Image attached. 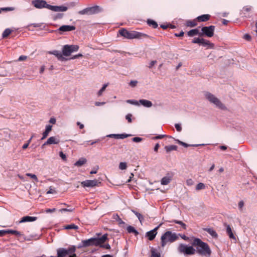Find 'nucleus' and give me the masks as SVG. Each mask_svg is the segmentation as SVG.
<instances>
[{
    "label": "nucleus",
    "instance_id": "7c9ffc66",
    "mask_svg": "<svg viewBox=\"0 0 257 257\" xmlns=\"http://www.w3.org/2000/svg\"><path fill=\"white\" fill-rule=\"evenodd\" d=\"M151 257H161L160 253L157 251L156 249L153 247L151 248Z\"/></svg>",
    "mask_w": 257,
    "mask_h": 257
},
{
    "label": "nucleus",
    "instance_id": "4be33fe9",
    "mask_svg": "<svg viewBox=\"0 0 257 257\" xmlns=\"http://www.w3.org/2000/svg\"><path fill=\"white\" fill-rule=\"evenodd\" d=\"M68 255V252L66 249L64 248H60L57 249V257H65Z\"/></svg>",
    "mask_w": 257,
    "mask_h": 257
},
{
    "label": "nucleus",
    "instance_id": "774afa93",
    "mask_svg": "<svg viewBox=\"0 0 257 257\" xmlns=\"http://www.w3.org/2000/svg\"><path fill=\"white\" fill-rule=\"evenodd\" d=\"M98 169V166H97L95 169L94 168L92 171H90V173L91 174H96L97 172Z\"/></svg>",
    "mask_w": 257,
    "mask_h": 257
},
{
    "label": "nucleus",
    "instance_id": "6e6d98bb",
    "mask_svg": "<svg viewBox=\"0 0 257 257\" xmlns=\"http://www.w3.org/2000/svg\"><path fill=\"white\" fill-rule=\"evenodd\" d=\"M251 10V7L246 6L243 8L242 9V12H248Z\"/></svg>",
    "mask_w": 257,
    "mask_h": 257
},
{
    "label": "nucleus",
    "instance_id": "473e14b6",
    "mask_svg": "<svg viewBox=\"0 0 257 257\" xmlns=\"http://www.w3.org/2000/svg\"><path fill=\"white\" fill-rule=\"evenodd\" d=\"M108 84H109L108 83H107L104 84L102 86V88L97 92V96L100 97V96H102L103 92L105 91L106 88L108 86Z\"/></svg>",
    "mask_w": 257,
    "mask_h": 257
},
{
    "label": "nucleus",
    "instance_id": "6ab92c4d",
    "mask_svg": "<svg viewBox=\"0 0 257 257\" xmlns=\"http://www.w3.org/2000/svg\"><path fill=\"white\" fill-rule=\"evenodd\" d=\"M49 53L55 55L59 60L63 61L65 60V58L63 56V54L59 51L54 50L49 52Z\"/></svg>",
    "mask_w": 257,
    "mask_h": 257
},
{
    "label": "nucleus",
    "instance_id": "680f3d73",
    "mask_svg": "<svg viewBox=\"0 0 257 257\" xmlns=\"http://www.w3.org/2000/svg\"><path fill=\"white\" fill-rule=\"evenodd\" d=\"M101 247H103L107 249H109L110 248V246L109 244H102L100 245Z\"/></svg>",
    "mask_w": 257,
    "mask_h": 257
},
{
    "label": "nucleus",
    "instance_id": "052dcab7",
    "mask_svg": "<svg viewBox=\"0 0 257 257\" xmlns=\"http://www.w3.org/2000/svg\"><path fill=\"white\" fill-rule=\"evenodd\" d=\"M49 133V132L45 131V132H43V136L41 138V140L45 139L48 136Z\"/></svg>",
    "mask_w": 257,
    "mask_h": 257
},
{
    "label": "nucleus",
    "instance_id": "2eb2a0df",
    "mask_svg": "<svg viewBox=\"0 0 257 257\" xmlns=\"http://www.w3.org/2000/svg\"><path fill=\"white\" fill-rule=\"evenodd\" d=\"M59 142H60V140L59 139L55 137H51L42 145V147H43L45 145H48L58 144L59 143Z\"/></svg>",
    "mask_w": 257,
    "mask_h": 257
},
{
    "label": "nucleus",
    "instance_id": "20e7f679",
    "mask_svg": "<svg viewBox=\"0 0 257 257\" xmlns=\"http://www.w3.org/2000/svg\"><path fill=\"white\" fill-rule=\"evenodd\" d=\"M204 96L205 98L209 101L210 103L213 104L217 108L222 110L226 109L225 106L214 94L209 92H206L205 93Z\"/></svg>",
    "mask_w": 257,
    "mask_h": 257
},
{
    "label": "nucleus",
    "instance_id": "c756f323",
    "mask_svg": "<svg viewBox=\"0 0 257 257\" xmlns=\"http://www.w3.org/2000/svg\"><path fill=\"white\" fill-rule=\"evenodd\" d=\"M126 230L128 233H133L135 235L139 234V232L132 226L129 225L126 227Z\"/></svg>",
    "mask_w": 257,
    "mask_h": 257
},
{
    "label": "nucleus",
    "instance_id": "e2e57ef3",
    "mask_svg": "<svg viewBox=\"0 0 257 257\" xmlns=\"http://www.w3.org/2000/svg\"><path fill=\"white\" fill-rule=\"evenodd\" d=\"M105 104V102H99V101H96L95 102V105L97 106H99L101 105H103Z\"/></svg>",
    "mask_w": 257,
    "mask_h": 257
},
{
    "label": "nucleus",
    "instance_id": "49530a36",
    "mask_svg": "<svg viewBox=\"0 0 257 257\" xmlns=\"http://www.w3.org/2000/svg\"><path fill=\"white\" fill-rule=\"evenodd\" d=\"M127 165L125 162H120L119 164V169L123 170L126 168Z\"/></svg>",
    "mask_w": 257,
    "mask_h": 257
},
{
    "label": "nucleus",
    "instance_id": "7ed1b4c3",
    "mask_svg": "<svg viewBox=\"0 0 257 257\" xmlns=\"http://www.w3.org/2000/svg\"><path fill=\"white\" fill-rule=\"evenodd\" d=\"M178 239V234L170 231H167L161 237V245L162 247H164L168 242H173Z\"/></svg>",
    "mask_w": 257,
    "mask_h": 257
},
{
    "label": "nucleus",
    "instance_id": "c85d7f7f",
    "mask_svg": "<svg viewBox=\"0 0 257 257\" xmlns=\"http://www.w3.org/2000/svg\"><path fill=\"white\" fill-rule=\"evenodd\" d=\"M204 230L207 231L213 237L216 238L217 237V234L213 229L210 228H206L204 229Z\"/></svg>",
    "mask_w": 257,
    "mask_h": 257
},
{
    "label": "nucleus",
    "instance_id": "f03ea898",
    "mask_svg": "<svg viewBox=\"0 0 257 257\" xmlns=\"http://www.w3.org/2000/svg\"><path fill=\"white\" fill-rule=\"evenodd\" d=\"M119 33L121 36L128 39H142L149 37V36L147 34L135 31H128L125 29L120 30Z\"/></svg>",
    "mask_w": 257,
    "mask_h": 257
},
{
    "label": "nucleus",
    "instance_id": "72a5a7b5",
    "mask_svg": "<svg viewBox=\"0 0 257 257\" xmlns=\"http://www.w3.org/2000/svg\"><path fill=\"white\" fill-rule=\"evenodd\" d=\"M199 33V31L198 29H192L188 32L187 34L189 37H193L196 35H197Z\"/></svg>",
    "mask_w": 257,
    "mask_h": 257
},
{
    "label": "nucleus",
    "instance_id": "58836bf2",
    "mask_svg": "<svg viewBox=\"0 0 257 257\" xmlns=\"http://www.w3.org/2000/svg\"><path fill=\"white\" fill-rule=\"evenodd\" d=\"M64 17V14L62 13H57L53 16V19L54 21L57 20L61 19Z\"/></svg>",
    "mask_w": 257,
    "mask_h": 257
},
{
    "label": "nucleus",
    "instance_id": "412c9836",
    "mask_svg": "<svg viewBox=\"0 0 257 257\" xmlns=\"http://www.w3.org/2000/svg\"><path fill=\"white\" fill-rule=\"evenodd\" d=\"M112 218L118 222V224L120 227H124L125 223L119 217L117 214L112 215Z\"/></svg>",
    "mask_w": 257,
    "mask_h": 257
},
{
    "label": "nucleus",
    "instance_id": "393cba45",
    "mask_svg": "<svg viewBox=\"0 0 257 257\" xmlns=\"http://www.w3.org/2000/svg\"><path fill=\"white\" fill-rule=\"evenodd\" d=\"M225 226H226V232H227V234L228 235L229 237L230 238L235 239V237L232 231V229H231V228L230 226V225L225 224Z\"/></svg>",
    "mask_w": 257,
    "mask_h": 257
},
{
    "label": "nucleus",
    "instance_id": "ea45409f",
    "mask_svg": "<svg viewBox=\"0 0 257 257\" xmlns=\"http://www.w3.org/2000/svg\"><path fill=\"white\" fill-rule=\"evenodd\" d=\"M12 32V30L10 29H6L3 33L2 36L3 38L7 37Z\"/></svg>",
    "mask_w": 257,
    "mask_h": 257
},
{
    "label": "nucleus",
    "instance_id": "4468645a",
    "mask_svg": "<svg viewBox=\"0 0 257 257\" xmlns=\"http://www.w3.org/2000/svg\"><path fill=\"white\" fill-rule=\"evenodd\" d=\"M131 136H132V135L126 134H109L106 136L107 137L110 138H114L115 139H124Z\"/></svg>",
    "mask_w": 257,
    "mask_h": 257
},
{
    "label": "nucleus",
    "instance_id": "dca6fc26",
    "mask_svg": "<svg viewBox=\"0 0 257 257\" xmlns=\"http://www.w3.org/2000/svg\"><path fill=\"white\" fill-rule=\"evenodd\" d=\"M76 29L74 26L70 25H63L61 26L58 30V31L61 32H69L75 30Z\"/></svg>",
    "mask_w": 257,
    "mask_h": 257
},
{
    "label": "nucleus",
    "instance_id": "09e8293b",
    "mask_svg": "<svg viewBox=\"0 0 257 257\" xmlns=\"http://www.w3.org/2000/svg\"><path fill=\"white\" fill-rule=\"evenodd\" d=\"M138 82L137 80H131L129 83V85L132 87H135L137 86Z\"/></svg>",
    "mask_w": 257,
    "mask_h": 257
},
{
    "label": "nucleus",
    "instance_id": "338daca9",
    "mask_svg": "<svg viewBox=\"0 0 257 257\" xmlns=\"http://www.w3.org/2000/svg\"><path fill=\"white\" fill-rule=\"evenodd\" d=\"M238 208L239 209H241L244 205V202L242 200H241L238 203Z\"/></svg>",
    "mask_w": 257,
    "mask_h": 257
},
{
    "label": "nucleus",
    "instance_id": "ddd939ff",
    "mask_svg": "<svg viewBox=\"0 0 257 257\" xmlns=\"http://www.w3.org/2000/svg\"><path fill=\"white\" fill-rule=\"evenodd\" d=\"M162 223H160L157 227H156L154 229H153L146 233V236H147L148 237V239L150 240H152L155 238L156 234L157 233V230L162 225Z\"/></svg>",
    "mask_w": 257,
    "mask_h": 257
},
{
    "label": "nucleus",
    "instance_id": "a18cd8bd",
    "mask_svg": "<svg viewBox=\"0 0 257 257\" xmlns=\"http://www.w3.org/2000/svg\"><path fill=\"white\" fill-rule=\"evenodd\" d=\"M126 101L127 103L133 104V105H139V102L138 101L134 100V99H128V100H127Z\"/></svg>",
    "mask_w": 257,
    "mask_h": 257
},
{
    "label": "nucleus",
    "instance_id": "79ce46f5",
    "mask_svg": "<svg viewBox=\"0 0 257 257\" xmlns=\"http://www.w3.org/2000/svg\"><path fill=\"white\" fill-rule=\"evenodd\" d=\"M186 25L188 27H194L197 25V23L195 21H188L186 22Z\"/></svg>",
    "mask_w": 257,
    "mask_h": 257
},
{
    "label": "nucleus",
    "instance_id": "603ef678",
    "mask_svg": "<svg viewBox=\"0 0 257 257\" xmlns=\"http://www.w3.org/2000/svg\"><path fill=\"white\" fill-rule=\"evenodd\" d=\"M143 140V138L140 137H135L132 139V141L134 142L139 143L141 142Z\"/></svg>",
    "mask_w": 257,
    "mask_h": 257
},
{
    "label": "nucleus",
    "instance_id": "69168bd1",
    "mask_svg": "<svg viewBox=\"0 0 257 257\" xmlns=\"http://www.w3.org/2000/svg\"><path fill=\"white\" fill-rule=\"evenodd\" d=\"M7 230H0V237L3 236L7 233Z\"/></svg>",
    "mask_w": 257,
    "mask_h": 257
},
{
    "label": "nucleus",
    "instance_id": "f257e3e1",
    "mask_svg": "<svg viewBox=\"0 0 257 257\" xmlns=\"http://www.w3.org/2000/svg\"><path fill=\"white\" fill-rule=\"evenodd\" d=\"M192 246L196 247V252L205 257H210L212 251L208 244L198 238H195L192 242Z\"/></svg>",
    "mask_w": 257,
    "mask_h": 257
},
{
    "label": "nucleus",
    "instance_id": "9b49d317",
    "mask_svg": "<svg viewBox=\"0 0 257 257\" xmlns=\"http://www.w3.org/2000/svg\"><path fill=\"white\" fill-rule=\"evenodd\" d=\"M98 183H100V182H98L96 179L87 180L82 181L81 182V185L84 187H93L97 186Z\"/></svg>",
    "mask_w": 257,
    "mask_h": 257
},
{
    "label": "nucleus",
    "instance_id": "f8f14e48",
    "mask_svg": "<svg viewBox=\"0 0 257 257\" xmlns=\"http://www.w3.org/2000/svg\"><path fill=\"white\" fill-rule=\"evenodd\" d=\"M68 7L64 6H52L50 5L49 10L54 12H64L68 10Z\"/></svg>",
    "mask_w": 257,
    "mask_h": 257
},
{
    "label": "nucleus",
    "instance_id": "3c124183",
    "mask_svg": "<svg viewBox=\"0 0 257 257\" xmlns=\"http://www.w3.org/2000/svg\"><path fill=\"white\" fill-rule=\"evenodd\" d=\"M132 114L131 113H128L125 116V118L129 123H131L132 122Z\"/></svg>",
    "mask_w": 257,
    "mask_h": 257
},
{
    "label": "nucleus",
    "instance_id": "de8ad7c7",
    "mask_svg": "<svg viewBox=\"0 0 257 257\" xmlns=\"http://www.w3.org/2000/svg\"><path fill=\"white\" fill-rule=\"evenodd\" d=\"M27 176L30 177L31 178L35 180L36 182H38V179L37 177V176L35 174H31V173H27L26 174Z\"/></svg>",
    "mask_w": 257,
    "mask_h": 257
},
{
    "label": "nucleus",
    "instance_id": "f704fd0d",
    "mask_svg": "<svg viewBox=\"0 0 257 257\" xmlns=\"http://www.w3.org/2000/svg\"><path fill=\"white\" fill-rule=\"evenodd\" d=\"M177 148V147L175 145L167 146L165 147V149L167 153L173 150H176Z\"/></svg>",
    "mask_w": 257,
    "mask_h": 257
},
{
    "label": "nucleus",
    "instance_id": "a19ab883",
    "mask_svg": "<svg viewBox=\"0 0 257 257\" xmlns=\"http://www.w3.org/2000/svg\"><path fill=\"white\" fill-rule=\"evenodd\" d=\"M172 222L180 225L183 229H186V225L184 223H183L182 221L177 220H173Z\"/></svg>",
    "mask_w": 257,
    "mask_h": 257
},
{
    "label": "nucleus",
    "instance_id": "5fc2aeb1",
    "mask_svg": "<svg viewBox=\"0 0 257 257\" xmlns=\"http://www.w3.org/2000/svg\"><path fill=\"white\" fill-rule=\"evenodd\" d=\"M175 127L177 130V132H180L182 131V127L181 126V124L179 123H175Z\"/></svg>",
    "mask_w": 257,
    "mask_h": 257
},
{
    "label": "nucleus",
    "instance_id": "c03bdc74",
    "mask_svg": "<svg viewBox=\"0 0 257 257\" xmlns=\"http://www.w3.org/2000/svg\"><path fill=\"white\" fill-rule=\"evenodd\" d=\"M76 250V247L75 246H72L68 249H66V251L68 252V254H72L74 253Z\"/></svg>",
    "mask_w": 257,
    "mask_h": 257
},
{
    "label": "nucleus",
    "instance_id": "13d9d810",
    "mask_svg": "<svg viewBox=\"0 0 257 257\" xmlns=\"http://www.w3.org/2000/svg\"><path fill=\"white\" fill-rule=\"evenodd\" d=\"M243 38L248 41L251 40V36L248 34H245L243 36Z\"/></svg>",
    "mask_w": 257,
    "mask_h": 257
},
{
    "label": "nucleus",
    "instance_id": "aec40b11",
    "mask_svg": "<svg viewBox=\"0 0 257 257\" xmlns=\"http://www.w3.org/2000/svg\"><path fill=\"white\" fill-rule=\"evenodd\" d=\"M172 175L168 174L167 176L162 178L161 180V184L163 185H168L172 180Z\"/></svg>",
    "mask_w": 257,
    "mask_h": 257
},
{
    "label": "nucleus",
    "instance_id": "b1692460",
    "mask_svg": "<svg viewBox=\"0 0 257 257\" xmlns=\"http://www.w3.org/2000/svg\"><path fill=\"white\" fill-rule=\"evenodd\" d=\"M210 17V16L208 14L202 15L197 17L196 20L199 22H206L207 21Z\"/></svg>",
    "mask_w": 257,
    "mask_h": 257
},
{
    "label": "nucleus",
    "instance_id": "2f4dec72",
    "mask_svg": "<svg viewBox=\"0 0 257 257\" xmlns=\"http://www.w3.org/2000/svg\"><path fill=\"white\" fill-rule=\"evenodd\" d=\"M63 228L65 229H78V226L73 223H72V224H69V225H65L63 226Z\"/></svg>",
    "mask_w": 257,
    "mask_h": 257
},
{
    "label": "nucleus",
    "instance_id": "a211bd4d",
    "mask_svg": "<svg viewBox=\"0 0 257 257\" xmlns=\"http://www.w3.org/2000/svg\"><path fill=\"white\" fill-rule=\"evenodd\" d=\"M37 219V217L35 216H26L22 217L19 221V223L26 222H33L35 221Z\"/></svg>",
    "mask_w": 257,
    "mask_h": 257
},
{
    "label": "nucleus",
    "instance_id": "cd10ccee",
    "mask_svg": "<svg viewBox=\"0 0 257 257\" xmlns=\"http://www.w3.org/2000/svg\"><path fill=\"white\" fill-rule=\"evenodd\" d=\"M7 233L15 234L17 237H20L24 235L21 232L12 229H7Z\"/></svg>",
    "mask_w": 257,
    "mask_h": 257
},
{
    "label": "nucleus",
    "instance_id": "423d86ee",
    "mask_svg": "<svg viewBox=\"0 0 257 257\" xmlns=\"http://www.w3.org/2000/svg\"><path fill=\"white\" fill-rule=\"evenodd\" d=\"M103 11L102 8L98 6L86 8L79 12L80 15H93L98 14Z\"/></svg>",
    "mask_w": 257,
    "mask_h": 257
},
{
    "label": "nucleus",
    "instance_id": "e433bc0d",
    "mask_svg": "<svg viewBox=\"0 0 257 257\" xmlns=\"http://www.w3.org/2000/svg\"><path fill=\"white\" fill-rule=\"evenodd\" d=\"M132 212L136 215L141 223L144 221V218L141 214L134 210H132Z\"/></svg>",
    "mask_w": 257,
    "mask_h": 257
},
{
    "label": "nucleus",
    "instance_id": "4c0bfd02",
    "mask_svg": "<svg viewBox=\"0 0 257 257\" xmlns=\"http://www.w3.org/2000/svg\"><path fill=\"white\" fill-rule=\"evenodd\" d=\"M179 143L182 146H184V147H188L189 146H193V147H197V146H203L204 145V144H201V145H199V144H195V145H189V144H187L185 143H184L183 142H181V141H178Z\"/></svg>",
    "mask_w": 257,
    "mask_h": 257
},
{
    "label": "nucleus",
    "instance_id": "37998d69",
    "mask_svg": "<svg viewBox=\"0 0 257 257\" xmlns=\"http://www.w3.org/2000/svg\"><path fill=\"white\" fill-rule=\"evenodd\" d=\"M205 185L203 183H199L196 187V190H200L205 189Z\"/></svg>",
    "mask_w": 257,
    "mask_h": 257
},
{
    "label": "nucleus",
    "instance_id": "0e129e2a",
    "mask_svg": "<svg viewBox=\"0 0 257 257\" xmlns=\"http://www.w3.org/2000/svg\"><path fill=\"white\" fill-rule=\"evenodd\" d=\"M52 126L51 125H50V124L47 125L46 126L45 131L49 133L52 130Z\"/></svg>",
    "mask_w": 257,
    "mask_h": 257
},
{
    "label": "nucleus",
    "instance_id": "a878e982",
    "mask_svg": "<svg viewBox=\"0 0 257 257\" xmlns=\"http://www.w3.org/2000/svg\"><path fill=\"white\" fill-rule=\"evenodd\" d=\"M87 160L85 158H81L80 159H79V160H78L75 163L74 165L75 166L80 167L83 166L84 164H85Z\"/></svg>",
    "mask_w": 257,
    "mask_h": 257
},
{
    "label": "nucleus",
    "instance_id": "c9c22d12",
    "mask_svg": "<svg viewBox=\"0 0 257 257\" xmlns=\"http://www.w3.org/2000/svg\"><path fill=\"white\" fill-rule=\"evenodd\" d=\"M147 23L150 26H152L153 28H157L158 26L157 23L151 19H148L147 21Z\"/></svg>",
    "mask_w": 257,
    "mask_h": 257
},
{
    "label": "nucleus",
    "instance_id": "39448f33",
    "mask_svg": "<svg viewBox=\"0 0 257 257\" xmlns=\"http://www.w3.org/2000/svg\"><path fill=\"white\" fill-rule=\"evenodd\" d=\"M177 250L180 254L184 255H191L196 253V249L193 246H190L185 243H180L177 247Z\"/></svg>",
    "mask_w": 257,
    "mask_h": 257
},
{
    "label": "nucleus",
    "instance_id": "bb28decb",
    "mask_svg": "<svg viewBox=\"0 0 257 257\" xmlns=\"http://www.w3.org/2000/svg\"><path fill=\"white\" fill-rule=\"evenodd\" d=\"M200 45L203 46V47L211 48L213 47V44L208 40L202 39V41H201L200 44Z\"/></svg>",
    "mask_w": 257,
    "mask_h": 257
},
{
    "label": "nucleus",
    "instance_id": "5701e85b",
    "mask_svg": "<svg viewBox=\"0 0 257 257\" xmlns=\"http://www.w3.org/2000/svg\"><path fill=\"white\" fill-rule=\"evenodd\" d=\"M139 103L146 107H150L152 106V102L146 99H141L139 100Z\"/></svg>",
    "mask_w": 257,
    "mask_h": 257
},
{
    "label": "nucleus",
    "instance_id": "4d7b16f0",
    "mask_svg": "<svg viewBox=\"0 0 257 257\" xmlns=\"http://www.w3.org/2000/svg\"><path fill=\"white\" fill-rule=\"evenodd\" d=\"M73 209H67V208H62L59 210V211L61 213L63 212H72L73 211Z\"/></svg>",
    "mask_w": 257,
    "mask_h": 257
},
{
    "label": "nucleus",
    "instance_id": "864d4df0",
    "mask_svg": "<svg viewBox=\"0 0 257 257\" xmlns=\"http://www.w3.org/2000/svg\"><path fill=\"white\" fill-rule=\"evenodd\" d=\"M186 184L189 186H192L194 184V181L192 179H188L186 180Z\"/></svg>",
    "mask_w": 257,
    "mask_h": 257
},
{
    "label": "nucleus",
    "instance_id": "f3484780",
    "mask_svg": "<svg viewBox=\"0 0 257 257\" xmlns=\"http://www.w3.org/2000/svg\"><path fill=\"white\" fill-rule=\"evenodd\" d=\"M82 245H79L78 246V248H81L82 247H87V246L94 245L93 237L90 238L88 239L82 240Z\"/></svg>",
    "mask_w": 257,
    "mask_h": 257
},
{
    "label": "nucleus",
    "instance_id": "bf43d9fd",
    "mask_svg": "<svg viewBox=\"0 0 257 257\" xmlns=\"http://www.w3.org/2000/svg\"><path fill=\"white\" fill-rule=\"evenodd\" d=\"M59 156L63 160H66V156L62 152L59 153Z\"/></svg>",
    "mask_w": 257,
    "mask_h": 257
},
{
    "label": "nucleus",
    "instance_id": "6e6552de",
    "mask_svg": "<svg viewBox=\"0 0 257 257\" xmlns=\"http://www.w3.org/2000/svg\"><path fill=\"white\" fill-rule=\"evenodd\" d=\"M32 4L35 8L39 9L46 8L49 10L50 5L48 4L45 0H33L32 2Z\"/></svg>",
    "mask_w": 257,
    "mask_h": 257
},
{
    "label": "nucleus",
    "instance_id": "8fccbe9b",
    "mask_svg": "<svg viewBox=\"0 0 257 257\" xmlns=\"http://www.w3.org/2000/svg\"><path fill=\"white\" fill-rule=\"evenodd\" d=\"M203 38H195L192 41V43L195 44H199L200 45L201 41H202Z\"/></svg>",
    "mask_w": 257,
    "mask_h": 257
},
{
    "label": "nucleus",
    "instance_id": "0eeeda50",
    "mask_svg": "<svg viewBox=\"0 0 257 257\" xmlns=\"http://www.w3.org/2000/svg\"><path fill=\"white\" fill-rule=\"evenodd\" d=\"M79 46L77 45H65L62 50V54L65 56H69L72 53L77 52Z\"/></svg>",
    "mask_w": 257,
    "mask_h": 257
},
{
    "label": "nucleus",
    "instance_id": "1a4fd4ad",
    "mask_svg": "<svg viewBox=\"0 0 257 257\" xmlns=\"http://www.w3.org/2000/svg\"><path fill=\"white\" fill-rule=\"evenodd\" d=\"M215 30V26H210L208 27H203L201 29V31L202 34H200V35H205V36L208 37H211L214 35V32Z\"/></svg>",
    "mask_w": 257,
    "mask_h": 257
},
{
    "label": "nucleus",
    "instance_id": "9d476101",
    "mask_svg": "<svg viewBox=\"0 0 257 257\" xmlns=\"http://www.w3.org/2000/svg\"><path fill=\"white\" fill-rule=\"evenodd\" d=\"M107 235V234L105 233L100 237H93L94 245L100 246L108 239Z\"/></svg>",
    "mask_w": 257,
    "mask_h": 257
}]
</instances>
